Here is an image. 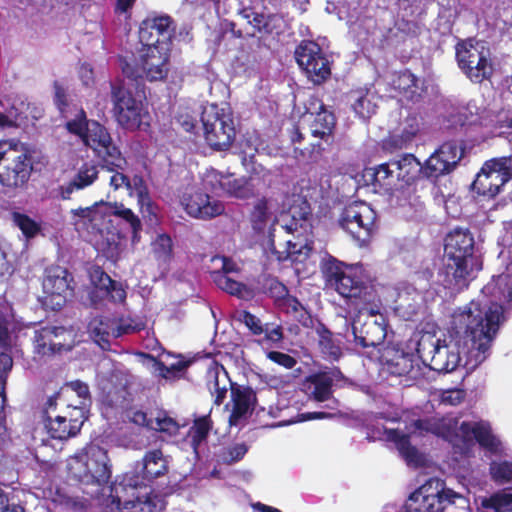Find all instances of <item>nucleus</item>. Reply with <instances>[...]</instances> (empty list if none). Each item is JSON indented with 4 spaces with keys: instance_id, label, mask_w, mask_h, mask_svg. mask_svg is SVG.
<instances>
[{
    "instance_id": "obj_1",
    "label": "nucleus",
    "mask_w": 512,
    "mask_h": 512,
    "mask_svg": "<svg viewBox=\"0 0 512 512\" xmlns=\"http://www.w3.org/2000/svg\"><path fill=\"white\" fill-rule=\"evenodd\" d=\"M512 300V280L509 274L494 276L483 287L481 296L463 309L455 311L450 321V338L457 349L455 360L450 352V364L474 370L489 355L491 343L505 321L506 302Z\"/></svg>"
},
{
    "instance_id": "obj_2",
    "label": "nucleus",
    "mask_w": 512,
    "mask_h": 512,
    "mask_svg": "<svg viewBox=\"0 0 512 512\" xmlns=\"http://www.w3.org/2000/svg\"><path fill=\"white\" fill-rule=\"evenodd\" d=\"M479 444L487 453L495 456H508V446L493 432L491 424L485 420L462 421L450 420V468H466L468 458Z\"/></svg>"
},
{
    "instance_id": "obj_3",
    "label": "nucleus",
    "mask_w": 512,
    "mask_h": 512,
    "mask_svg": "<svg viewBox=\"0 0 512 512\" xmlns=\"http://www.w3.org/2000/svg\"><path fill=\"white\" fill-rule=\"evenodd\" d=\"M450 294L469 286L482 268L481 257L475 253L474 237L467 227L450 229Z\"/></svg>"
},
{
    "instance_id": "obj_4",
    "label": "nucleus",
    "mask_w": 512,
    "mask_h": 512,
    "mask_svg": "<svg viewBox=\"0 0 512 512\" xmlns=\"http://www.w3.org/2000/svg\"><path fill=\"white\" fill-rule=\"evenodd\" d=\"M322 272L328 285L360 309H366L368 304L374 302L375 289L360 268L348 266L331 257L323 264Z\"/></svg>"
},
{
    "instance_id": "obj_5",
    "label": "nucleus",
    "mask_w": 512,
    "mask_h": 512,
    "mask_svg": "<svg viewBox=\"0 0 512 512\" xmlns=\"http://www.w3.org/2000/svg\"><path fill=\"white\" fill-rule=\"evenodd\" d=\"M168 473V462L164 458V455L160 449H154L147 451L143 457V466L141 475L136 472L126 473L120 482H113L110 486L111 504L115 505L117 510L122 509L124 501L127 500L123 494L128 495V491H131V496L136 500L139 496L142 500H145L147 495L156 496L152 491L145 492L140 495L136 494V490L144 486L146 488L148 483H152L153 480L165 476ZM160 499V497L157 495Z\"/></svg>"
},
{
    "instance_id": "obj_6",
    "label": "nucleus",
    "mask_w": 512,
    "mask_h": 512,
    "mask_svg": "<svg viewBox=\"0 0 512 512\" xmlns=\"http://www.w3.org/2000/svg\"><path fill=\"white\" fill-rule=\"evenodd\" d=\"M68 476L83 485L107 484L112 475L107 451L99 445L91 444L68 460Z\"/></svg>"
},
{
    "instance_id": "obj_7",
    "label": "nucleus",
    "mask_w": 512,
    "mask_h": 512,
    "mask_svg": "<svg viewBox=\"0 0 512 512\" xmlns=\"http://www.w3.org/2000/svg\"><path fill=\"white\" fill-rule=\"evenodd\" d=\"M139 60L133 57H118L123 75L136 84L145 79L149 82L164 81L170 70V48L164 46H144Z\"/></svg>"
},
{
    "instance_id": "obj_8",
    "label": "nucleus",
    "mask_w": 512,
    "mask_h": 512,
    "mask_svg": "<svg viewBox=\"0 0 512 512\" xmlns=\"http://www.w3.org/2000/svg\"><path fill=\"white\" fill-rule=\"evenodd\" d=\"M33 170L32 155L19 143L0 140V184L6 188L24 187Z\"/></svg>"
},
{
    "instance_id": "obj_9",
    "label": "nucleus",
    "mask_w": 512,
    "mask_h": 512,
    "mask_svg": "<svg viewBox=\"0 0 512 512\" xmlns=\"http://www.w3.org/2000/svg\"><path fill=\"white\" fill-rule=\"evenodd\" d=\"M377 213L366 202L354 201L346 205L339 217V227L349 234L360 247L367 246L376 234Z\"/></svg>"
},
{
    "instance_id": "obj_10",
    "label": "nucleus",
    "mask_w": 512,
    "mask_h": 512,
    "mask_svg": "<svg viewBox=\"0 0 512 512\" xmlns=\"http://www.w3.org/2000/svg\"><path fill=\"white\" fill-rule=\"evenodd\" d=\"M204 138L214 151H225L231 147L236 137L235 124L231 112L217 105L205 109L201 116Z\"/></svg>"
},
{
    "instance_id": "obj_11",
    "label": "nucleus",
    "mask_w": 512,
    "mask_h": 512,
    "mask_svg": "<svg viewBox=\"0 0 512 512\" xmlns=\"http://www.w3.org/2000/svg\"><path fill=\"white\" fill-rule=\"evenodd\" d=\"M459 68L474 83H481L493 73L491 53L488 47L474 39L463 41L456 47Z\"/></svg>"
},
{
    "instance_id": "obj_12",
    "label": "nucleus",
    "mask_w": 512,
    "mask_h": 512,
    "mask_svg": "<svg viewBox=\"0 0 512 512\" xmlns=\"http://www.w3.org/2000/svg\"><path fill=\"white\" fill-rule=\"evenodd\" d=\"M112 113L116 122L126 130H137L142 123L144 105L126 86L123 79H115L110 83Z\"/></svg>"
},
{
    "instance_id": "obj_13",
    "label": "nucleus",
    "mask_w": 512,
    "mask_h": 512,
    "mask_svg": "<svg viewBox=\"0 0 512 512\" xmlns=\"http://www.w3.org/2000/svg\"><path fill=\"white\" fill-rule=\"evenodd\" d=\"M83 144L94 152L102 169L121 168L127 159L113 142L108 129L96 120H90Z\"/></svg>"
},
{
    "instance_id": "obj_14",
    "label": "nucleus",
    "mask_w": 512,
    "mask_h": 512,
    "mask_svg": "<svg viewBox=\"0 0 512 512\" xmlns=\"http://www.w3.org/2000/svg\"><path fill=\"white\" fill-rule=\"evenodd\" d=\"M296 63L314 84H322L331 76V62L315 41L302 40L294 51Z\"/></svg>"
},
{
    "instance_id": "obj_15",
    "label": "nucleus",
    "mask_w": 512,
    "mask_h": 512,
    "mask_svg": "<svg viewBox=\"0 0 512 512\" xmlns=\"http://www.w3.org/2000/svg\"><path fill=\"white\" fill-rule=\"evenodd\" d=\"M290 219L287 223H285L284 228L289 233H297V237H303L305 243H293L292 241H287V252L285 256L278 255V261H284L287 258H294L295 255L300 254L302 248L307 247V238L312 234V208L310 203L303 197L298 196L294 203L290 206L289 211Z\"/></svg>"
},
{
    "instance_id": "obj_16",
    "label": "nucleus",
    "mask_w": 512,
    "mask_h": 512,
    "mask_svg": "<svg viewBox=\"0 0 512 512\" xmlns=\"http://www.w3.org/2000/svg\"><path fill=\"white\" fill-rule=\"evenodd\" d=\"M512 176V157H501L485 162L472 183L479 195L495 197Z\"/></svg>"
},
{
    "instance_id": "obj_17",
    "label": "nucleus",
    "mask_w": 512,
    "mask_h": 512,
    "mask_svg": "<svg viewBox=\"0 0 512 512\" xmlns=\"http://www.w3.org/2000/svg\"><path fill=\"white\" fill-rule=\"evenodd\" d=\"M42 286L46 304L58 311L74 293V278L67 268L51 265L45 269Z\"/></svg>"
},
{
    "instance_id": "obj_18",
    "label": "nucleus",
    "mask_w": 512,
    "mask_h": 512,
    "mask_svg": "<svg viewBox=\"0 0 512 512\" xmlns=\"http://www.w3.org/2000/svg\"><path fill=\"white\" fill-rule=\"evenodd\" d=\"M448 491L444 482L431 478L410 494L404 508L406 512H444Z\"/></svg>"
},
{
    "instance_id": "obj_19",
    "label": "nucleus",
    "mask_w": 512,
    "mask_h": 512,
    "mask_svg": "<svg viewBox=\"0 0 512 512\" xmlns=\"http://www.w3.org/2000/svg\"><path fill=\"white\" fill-rule=\"evenodd\" d=\"M179 201L184 211L195 219L210 220L225 210L221 201L195 187H186L179 195Z\"/></svg>"
},
{
    "instance_id": "obj_20",
    "label": "nucleus",
    "mask_w": 512,
    "mask_h": 512,
    "mask_svg": "<svg viewBox=\"0 0 512 512\" xmlns=\"http://www.w3.org/2000/svg\"><path fill=\"white\" fill-rule=\"evenodd\" d=\"M175 28V21L171 16L150 13L139 25V41L143 46L169 47Z\"/></svg>"
},
{
    "instance_id": "obj_21",
    "label": "nucleus",
    "mask_w": 512,
    "mask_h": 512,
    "mask_svg": "<svg viewBox=\"0 0 512 512\" xmlns=\"http://www.w3.org/2000/svg\"><path fill=\"white\" fill-rule=\"evenodd\" d=\"M226 30L229 31L234 38L242 39L245 37H256L265 38L268 36H279L284 32L285 22L283 17L277 13L264 14L259 11L256 18L250 22L248 29L237 28V24L234 21H226Z\"/></svg>"
},
{
    "instance_id": "obj_22",
    "label": "nucleus",
    "mask_w": 512,
    "mask_h": 512,
    "mask_svg": "<svg viewBox=\"0 0 512 512\" xmlns=\"http://www.w3.org/2000/svg\"><path fill=\"white\" fill-rule=\"evenodd\" d=\"M84 407L80 405H67L66 410L55 418L48 417L46 428L51 438L67 440L75 437L86 421Z\"/></svg>"
},
{
    "instance_id": "obj_23",
    "label": "nucleus",
    "mask_w": 512,
    "mask_h": 512,
    "mask_svg": "<svg viewBox=\"0 0 512 512\" xmlns=\"http://www.w3.org/2000/svg\"><path fill=\"white\" fill-rule=\"evenodd\" d=\"M89 277L94 290L91 292V300L96 303V298L100 300L108 299L113 303H124L126 300V291L122 284L113 280L101 266L94 265L89 271Z\"/></svg>"
},
{
    "instance_id": "obj_24",
    "label": "nucleus",
    "mask_w": 512,
    "mask_h": 512,
    "mask_svg": "<svg viewBox=\"0 0 512 512\" xmlns=\"http://www.w3.org/2000/svg\"><path fill=\"white\" fill-rule=\"evenodd\" d=\"M385 370L393 376L415 380L420 376V365L413 353L400 349H387L382 356Z\"/></svg>"
},
{
    "instance_id": "obj_25",
    "label": "nucleus",
    "mask_w": 512,
    "mask_h": 512,
    "mask_svg": "<svg viewBox=\"0 0 512 512\" xmlns=\"http://www.w3.org/2000/svg\"><path fill=\"white\" fill-rule=\"evenodd\" d=\"M376 313L371 310V316L363 322L359 318L353 321L352 333L356 345L362 348H377L384 343L387 336L386 325L383 320L379 322L373 318Z\"/></svg>"
},
{
    "instance_id": "obj_26",
    "label": "nucleus",
    "mask_w": 512,
    "mask_h": 512,
    "mask_svg": "<svg viewBox=\"0 0 512 512\" xmlns=\"http://www.w3.org/2000/svg\"><path fill=\"white\" fill-rule=\"evenodd\" d=\"M306 112L315 115L311 124L313 136L322 139L332 136L336 119L333 112L327 110L322 100L316 96H311L306 104Z\"/></svg>"
},
{
    "instance_id": "obj_27",
    "label": "nucleus",
    "mask_w": 512,
    "mask_h": 512,
    "mask_svg": "<svg viewBox=\"0 0 512 512\" xmlns=\"http://www.w3.org/2000/svg\"><path fill=\"white\" fill-rule=\"evenodd\" d=\"M230 382L233 408L229 416L230 424H236L247 413H252L257 403V395L251 386Z\"/></svg>"
},
{
    "instance_id": "obj_28",
    "label": "nucleus",
    "mask_w": 512,
    "mask_h": 512,
    "mask_svg": "<svg viewBox=\"0 0 512 512\" xmlns=\"http://www.w3.org/2000/svg\"><path fill=\"white\" fill-rule=\"evenodd\" d=\"M384 435L387 441L393 442L396 445L397 450L408 466L419 468L425 464L423 455L411 444L408 434L402 433L398 429L384 428Z\"/></svg>"
},
{
    "instance_id": "obj_29",
    "label": "nucleus",
    "mask_w": 512,
    "mask_h": 512,
    "mask_svg": "<svg viewBox=\"0 0 512 512\" xmlns=\"http://www.w3.org/2000/svg\"><path fill=\"white\" fill-rule=\"evenodd\" d=\"M64 332V327L57 326H45L37 330L34 335V352L40 356H51L60 352L63 345L55 342L54 338Z\"/></svg>"
},
{
    "instance_id": "obj_30",
    "label": "nucleus",
    "mask_w": 512,
    "mask_h": 512,
    "mask_svg": "<svg viewBox=\"0 0 512 512\" xmlns=\"http://www.w3.org/2000/svg\"><path fill=\"white\" fill-rule=\"evenodd\" d=\"M213 428L214 422L211 417V410L208 414L197 416L193 419L187 436L190 439V444L194 451H197L199 447L207 441Z\"/></svg>"
},
{
    "instance_id": "obj_31",
    "label": "nucleus",
    "mask_w": 512,
    "mask_h": 512,
    "mask_svg": "<svg viewBox=\"0 0 512 512\" xmlns=\"http://www.w3.org/2000/svg\"><path fill=\"white\" fill-rule=\"evenodd\" d=\"M315 332L323 356L329 360L337 361L342 355V350L333 333L321 322L316 326Z\"/></svg>"
},
{
    "instance_id": "obj_32",
    "label": "nucleus",
    "mask_w": 512,
    "mask_h": 512,
    "mask_svg": "<svg viewBox=\"0 0 512 512\" xmlns=\"http://www.w3.org/2000/svg\"><path fill=\"white\" fill-rule=\"evenodd\" d=\"M308 389L311 396L318 402H323L332 396L333 378L329 373L318 372L307 377Z\"/></svg>"
},
{
    "instance_id": "obj_33",
    "label": "nucleus",
    "mask_w": 512,
    "mask_h": 512,
    "mask_svg": "<svg viewBox=\"0 0 512 512\" xmlns=\"http://www.w3.org/2000/svg\"><path fill=\"white\" fill-rule=\"evenodd\" d=\"M220 184L223 191L231 197L242 200L255 197L252 190L253 185L250 184L248 176L238 178L228 176L225 177Z\"/></svg>"
},
{
    "instance_id": "obj_34",
    "label": "nucleus",
    "mask_w": 512,
    "mask_h": 512,
    "mask_svg": "<svg viewBox=\"0 0 512 512\" xmlns=\"http://www.w3.org/2000/svg\"><path fill=\"white\" fill-rule=\"evenodd\" d=\"M164 508L162 499L147 495L145 500L137 496L136 500H125L122 509L117 512H161Z\"/></svg>"
},
{
    "instance_id": "obj_35",
    "label": "nucleus",
    "mask_w": 512,
    "mask_h": 512,
    "mask_svg": "<svg viewBox=\"0 0 512 512\" xmlns=\"http://www.w3.org/2000/svg\"><path fill=\"white\" fill-rule=\"evenodd\" d=\"M417 77L408 69L399 71L392 79V87L407 99H413L418 89Z\"/></svg>"
},
{
    "instance_id": "obj_36",
    "label": "nucleus",
    "mask_w": 512,
    "mask_h": 512,
    "mask_svg": "<svg viewBox=\"0 0 512 512\" xmlns=\"http://www.w3.org/2000/svg\"><path fill=\"white\" fill-rule=\"evenodd\" d=\"M413 427L421 433H431L444 440H448V423L445 418L430 417L417 419L413 422Z\"/></svg>"
},
{
    "instance_id": "obj_37",
    "label": "nucleus",
    "mask_w": 512,
    "mask_h": 512,
    "mask_svg": "<svg viewBox=\"0 0 512 512\" xmlns=\"http://www.w3.org/2000/svg\"><path fill=\"white\" fill-rule=\"evenodd\" d=\"M393 164L399 170L398 177L407 183L414 181L422 170L421 163L413 154H405Z\"/></svg>"
},
{
    "instance_id": "obj_38",
    "label": "nucleus",
    "mask_w": 512,
    "mask_h": 512,
    "mask_svg": "<svg viewBox=\"0 0 512 512\" xmlns=\"http://www.w3.org/2000/svg\"><path fill=\"white\" fill-rule=\"evenodd\" d=\"M274 173L263 167L262 165L253 166L248 175L249 182L252 186L254 195H258L261 191L271 188L273 184Z\"/></svg>"
},
{
    "instance_id": "obj_39",
    "label": "nucleus",
    "mask_w": 512,
    "mask_h": 512,
    "mask_svg": "<svg viewBox=\"0 0 512 512\" xmlns=\"http://www.w3.org/2000/svg\"><path fill=\"white\" fill-rule=\"evenodd\" d=\"M480 503L484 509L493 510L494 512H511L512 492L501 491L490 497H482Z\"/></svg>"
},
{
    "instance_id": "obj_40",
    "label": "nucleus",
    "mask_w": 512,
    "mask_h": 512,
    "mask_svg": "<svg viewBox=\"0 0 512 512\" xmlns=\"http://www.w3.org/2000/svg\"><path fill=\"white\" fill-rule=\"evenodd\" d=\"M271 217L268 207V200L265 197L258 199L250 213L252 228L257 232H263Z\"/></svg>"
},
{
    "instance_id": "obj_41",
    "label": "nucleus",
    "mask_w": 512,
    "mask_h": 512,
    "mask_svg": "<svg viewBox=\"0 0 512 512\" xmlns=\"http://www.w3.org/2000/svg\"><path fill=\"white\" fill-rule=\"evenodd\" d=\"M114 210L112 215L120 218L126 222L132 230V242L139 241V233L142 229V224L139 217L130 209L126 208L123 204L115 203L113 206Z\"/></svg>"
},
{
    "instance_id": "obj_42",
    "label": "nucleus",
    "mask_w": 512,
    "mask_h": 512,
    "mask_svg": "<svg viewBox=\"0 0 512 512\" xmlns=\"http://www.w3.org/2000/svg\"><path fill=\"white\" fill-rule=\"evenodd\" d=\"M98 165L92 162H84L73 177V185L82 190L91 186L99 175Z\"/></svg>"
},
{
    "instance_id": "obj_43",
    "label": "nucleus",
    "mask_w": 512,
    "mask_h": 512,
    "mask_svg": "<svg viewBox=\"0 0 512 512\" xmlns=\"http://www.w3.org/2000/svg\"><path fill=\"white\" fill-rule=\"evenodd\" d=\"M276 306L285 313L299 314V322L304 326H307V321L312 322L311 316L308 311L304 308L302 303L297 297L290 295L289 293L278 303Z\"/></svg>"
},
{
    "instance_id": "obj_44",
    "label": "nucleus",
    "mask_w": 512,
    "mask_h": 512,
    "mask_svg": "<svg viewBox=\"0 0 512 512\" xmlns=\"http://www.w3.org/2000/svg\"><path fill=\"white\" fill-rule=\"evenodd\" d=\"M12 221L26 239L36 237L41 231V224L25 213L13 212Z\"/></svg>"
},
{
    "instance_id": "obj_45",
    "label": "nucleus",
    "mask_w": 512,
    "mask_h": 512,
    "mask_svg": "<svg viewBox=\"0 0 512 512\" xmlns=\"http://www.w3.org/2000/svg\"><path fill=\"white\" fill-rule=\"evenodd\" d=\"M489 473L491 479L499 484H507L512 482V461L494 460L489 465Z\"/></svg>"
},
{
    "instance_id": "obj_46",
    "label": "nucleus",
    "mask_w": 512,
    "mask_h": 512,
    "mask_svg": "<svg viewBox=\"0 0 512 512\" xmlns=\"http://www.w3.org/2000/svg\"><path fill=\"white\" fill-rule=\"evenodd\" d=\"M444 152L436 150L425 162L424 172L429 178H438L448 171V160L443 157Z\"/></svg>"
},
{
    "instance_id": "obj_47",
    "label": "nucleus",
    "mask_w": 512,
    "mask_h": 512,
    "mask_svg": "<svg viewBox=\"0 0 512 512\" xmlns=\"http://www.w3.org/2000/svg\"><path fill=\"white\" fill-rule=\"evenodd\" d=\"M211 277L218 288L230 295L241 297L246 289L245 284L230 278L223 272H211Z\"/></svg>"
},
{
    "instance_id": "obj_48",
    "label": "nucleus",
    "mask_w": 512,
    "mask_h": 512,
    "mask_svg": "<svg viewBox=\"0 0 512 512\" xmlns=\"http://www.w3.org/2000/svg\"><path fill=\"white\" fill-rule=\"evenodd\" d=\"M94 204L90 207H79L77 209H72L71 214V223L76 227H87L95 220V206Z\"/></svg>"
},
{
    "instance_id": "obj_49",
    "label": "nucleus",
    "mask_w": 512,
    "mask_h": 512,
    "mask_svg": "<svg viewBox=\"0 0 512 512\" xmlns=\"http://www.w3.org/2000/svg\"><path fill=\"white\" fill-rule=\"evenodd\" d=\"M90 120L87 119L86 112L81 109L74 119L66 123V129L73 135L78 136L82 141L87 133Z\"/></svg>"
},
{
    "instance_id": "obj_50",
    "label": "nucleus",
    "mask_w": 512,
    "mask_h": 512,
    "mask_svg": "<svg viewBox=\"0 0 512 512\" xmlns=\"http://www.w3.org/2000/svg\"><path fill=\"white\" fill-rule=\"evenodd\" d=\"M131 180V188L127 189L130 195L133 193L136 194L138 202L140 204H145L149 202V191L147 185L141 175H134Z\"/></svg>"
},
{
    "instance_id": "obj_51",
    "label": "nucleus",
    "mask_w": 512,
    "mask_h": 512,
    "mask_svg": "<svg viewBox=\"0 0 512 512\" xmlns=\"http://www.w3.org/2000/svg\"><path fill=\"white\" fill-rule=\"evenodd\" d=\"M66 386L78 396L79 401L76 405L84 407L86 412V406L91 402L89 386L80 380L71 381Z\"/></svg>"
},
{
    "instance_id": "obj_52",
    "label": "nucleus",
    "mask_w": 512,
    "mask_h": 512,
    "mask_svg": "<svg viewBox=\"0 0 512 512\" xmlns=\"http://www.w3.org/2000/svg\"><path fill=\"white\" fill-rule=\"evenodd\" d=\"M265 289L267 295L274 300L275 305L289 293L286 285L280 282L277 278L268 279Z\"/></svg>"
},
{
    "instance_id": "obj_53",
    "label": "nucleus",
    "mask_w": 512,
    "mask_h": 512,
    "mask_svg": "<svg viewBox=\"0 0 512 512\" xmlns=\"http://www.w3.org/2000/svg\"><path fill=\"white\" fill-rule=\"evenodd\" d=\"M264 328V338L258 341L259 344H262L263 342H269L272 345L277 346L280 343H282L284 339V333L281 325H276L274 323H265Z\"/></svg>"
},
{
    "instance_id": "obj_54",
    "label": "nucleus",
    "mask_w": 512,
    "mask_h": 512,
    "mask_svg": "<svg viewBox=\"0 0 512 512\" xmlns=\"http://www.w3.org/2000/svg\"><path fill=\"white\" fill-rule=\"evenodd\" d=\"M240 321L243 322L249 331L255 336L263 334L265 330L264 324H262L261 320L249 311L243 310L240 313Z\"/></svg>"
},
{
    "instance_id": "obj_55",
    "label": "nucleus",
    "mask_w": 512,
    "mask_h": 512,
    "mask_svg": "<svg viewBox=\"0 0 512 512\" xmlns=\"http://www.w3.org/2000/svg\"><path fill=\"white\" fill-rule=\"evenodd\" d=\"M127 165L128 163L121 168L106 169L107 171L113 173V175L110 177L109 184L114 190H118L120 188H125L127 190L131 188L130 178L123 173Z\"/></svg>"
},
{
    "instance_id": "obj_56",
    "label": "nucleus",
    "mask_w": 512,
    "mask_h": 512,
    "mask_svg": "<svg viewBox=\"0 0 512 512\" xmlns=\"http://www.w3.org/2000/svg\"><path fill=\"white\" fill-rule=\"evenodd\" d=\"M227 385L224 383L222 386L220 385L219 375L216 372L214 374L213 380L209 384V391L214 396V404L219 406L223 403L227 394Z\"/></svg>"
},
{
    "instance_id": "obj_57",
    "label": "nucleus",
    "mask_w": 512,
    "mask_h": 512,
    "mask_svg": "<svg viewBox=\"0 0 512 512\" xmlns=\"http://www.w3.org/2000/svg\"><path fill=\"white\" fill-rule=\"evenodd\" d=\"M267 358L286 369H292L297 364L294 357L279 351H269Z\"/></svg>"
},
{
    "instance_id": "obj_58",
    "label": "nucleus",
    "mask_w": 512,
    "mask_h": 512,
    "mask_svg": "<svg viewBox=\"0 0 512 512\" xmlns=\"http://www.w3.org/2000/svg\"><path fill=\"white\" fill-rule=\"evenodd\" d=\"M247 451H248V448H247L246 444H244V443L235 444L234 446L229 447L227 449V451L225 453L226 456L223 457V460L227 464H232V463L238 462L245 456Z\"/></svg>"
},
{
    "instance_id": "obj_59",
    "label": "nucleus",
    "mask_w": 512,
    "mask_h": 512,
    "mask_svg": "<svg viewBox=\"0 0 512 512\" xmlns=\"http://www.w3.org/2000/svg\"><path fill=\"white\" fill-rule=\"evenodd\" d=\"M259 10L256 6L250 2L249 4H245L244 2L240 3V7L237 9V16H239L241 19H243L247 26L250 25V22L253 21V18H256V15H258Z\"/></svg>"
},
{
    "instance_id": "obj_60",
    "label": "nucleus",
    "mask_w": 512,
    "mask_h": 512,
    "mask_svg": "<svg viewBox=\"0 0 512 512\" xmlns=\"http://www.w3.org/2000/svg\"><path fill=\"white\" fill-rule=\"evenodd\" d=\"M93 335L95 337L96 342L105 349L106 346L110 345V332L106 327H104L103 321L99 322V325L94 327Z\"/></svg>"
},
{
    "instance_id": "obj_61",
    "label": "nucleus",
    "mask_w": 512,
    "mask_h": 512,
    "mask_svg": "<svg viewBox=\"0 0 512 512\" xmlns=\"http://www.w3.org/2000/svg\"><path fill=\"white\" fill-rule=\"evenodd\" d=\"M9 321L7 320L6 315L0 310V347L8 348L11 344L10 334H9Z\"/></svg>"
},
{
    "instance_id": "obj_62",
    "label": "nucleus",
    "mask_w": 512,
    "mask_h": 512,
    "mask_svg": "<svg viewBox=\"0 0 512 512\" xmlns=\"http://www.w3.org/2000/svg\"><path fill=\"white\" fill-rule=\"evenodd\" d=\"M392 176V171L388 163H382L375 168L373 177L374 185L378 184L380 187L385 185V181Z\"/></svg>"
},
{
    "instance_id": "obj_63",
    "label": "nucleus",
    "mask_w": 512,
    "mask_h": 512,
    "mask_svg": "<svg viewBox=\"0 0 512 512\" xmlns=\"http://www.w3.org/2000/svg\"><path fill=\"white\" fill-rule=\"evenodd\" d=\"M413 136H414V134H409V133H403V134L398 135V136H392L387 141L386 145L389 148L402 149V148L406 147L407 142L411 141Z\"/></svg>"
},
{
    "instance_id": "obj_64",
    "label": "nucleus",
    "mask_w": 512,
    "mask_h": 512,
    "mask_svg": "<svg viewBox=\"0 0 512 512\" xmlns=\"http://www.w3.org/2000/svg\"><path fill=\"white\" fill-rule=\"evenodd\" d=\"M54 103L61 112H63L68 106L66 91L60 85H55Z\"/></svg>"
}]
</instances>
